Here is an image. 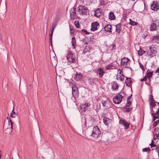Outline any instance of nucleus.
I'll use <instances>...</instances> for the list:
<instances>
[{
    "mask_svg": "<svg viewBox=\"0 0 159 159\" xmlns=\"http://www.w3.org/2000/svg\"><path fill=\"white\" fill-rule=\"evenodd\" d=\"M87 135L90 136L93 138L95 141L99 140L97 138H100L101 133L100 129L97 126H95L93 128H88L86 132Z\"/></svg>",
    "mask_w": 159,
    "mask_h": 159,
    "instance_id": "obj_1",
    "label": "nucleus"
},
{
    "mask_svg": "<svg viewBox=\"0 0 159 159\" xmlns=\"http://www.w3.org/2000/svg\"><path fill=\"white\" fill-rule=\"evenodd\" d=\"M157 53V48L156 47H152L151 46L149 47V50L147 52L148 55L152 57L155 56Z\"/></svg>",
    "mask_w": 159,
    "mask_h": 159,
    "instance_id": "obj_2",
    "label": "nucleus"
},
{
    "mask_svg": "<svg viewBox=\"0 0 159 159\" xmlns=\"http://www.w3.org/2000/svg\"><path fill=\"white\" fill-rule=\"evenodd\" d=\"M130 60L128 58L124 57L121 61L120 65L121 66L124 68H129V64L128 63Z\"/></svg>",
    "mask_w": 159,
    "mask_h": 159,
    "instance_id": "obj_3",
    "label": "nucleus"
},
{
    "mask_svg": "<svg viewBox=\"0 0 159 159\" xmlns=\"http://www.w3.org/2000/svg\"><path fill=\"white\" fill-rule=\"evenodd\" d=\"M76 8L75 7L72 8L70 11V18L71 20H74L78 18V16L76 13Z\"/></svg>",
    "mask_w": 159,
    "mask_h": 159,
    "instance_id": "obj_4",
    "label": "nucleus"
},
{
    "mask_svg": "<svg viewBox=\"0 0 159 159\" xmlns=\"http://www.w3.org/2000/svg\"><path fill=\"white\" fill-rule=\"evenodd\" d=\"M66 59L68 62L75 63V57H74L73 56V54L70 52H68V54L66 56Z\"/></svg>",
    "mask_w": 159,
    "mask_h": 159,
    "instance_id": "obj_5",
    "label": "nucleus"
},
{
    "mask_svg": "<svg viewBox=\"0 0 159 159\" xmlns=\"http://www.w3.org/2000/svg\"><path fill=\"white\" fill-rule=\"evenodd\" d=\"M78 11L80 13L82 14H86L89 12L87 8L83 6H80L78 7Z\"/></svg>",
    "mask_w": 159,
    "mask_h": 159,
    "instance_id": "obj_6",
    "label": "nucleus"
},
{
    "mask_svg": "<svg viewBox=\"0 0 159 159\" xmlns=\"http://www.w3.org/2000/svg\"><path fill=\"white\" fill-rule=\"evenodd\" d=\"M71 88L73 96L75 98H78L79 92L78 87L75 85H73L72 86Z\"/></svg>",
    "mask_w": 159,
    "mask_h": 159,
    "instance_id": "obj_7",
    "label": "nucleus"
},
{
    "mask_svg": "<svg viewBox=\"0 0 159 159\" xmlns=\"http://www.w3.org/2000/svg\"><path fill=\"white\" fill-rule=\"evenodd\" d=\"M123 97L120 94L117 95L113 99V102L115 104H119L121 102Z\"/></svg>",
    "mask_w": 159,
    "mask_h": 159,
    "instance_id": "obj_8",
    "label": "nucleus"
},
{
    "mask_svg": "<svg viewBox=\"0 0 159 159\" xmlns=\"http://www.w3.org/2000/svg\"><path fill=\"white\" fill-rule=\"evenodd\" d=\"M102 102L103 107L106 109H108L111 107L112 103L109 99L102 101Z\"/></svg>",
    "mask_w": 159,
    "mask_h": 159,
    "instance_id": "obj_9",
    "label": "nucleus"
},
{
    "mask_svg": "<svg viewBox=\"0 0 159 159\" xmlns=\"http://www.w3.org/2000/svg\"><path fill=\"white\" fill-rule=\"evenodd\" d=\"M90 104L87 103L84 104H82L80 106V111L81 112H85L86 110H88V107L89 106Z\"/></svg>",
    "mask_w": 159,
    "mask_h": 159,
    "instance_id": "obj_10",
    "label": "nucleus"
},
{
    "mask_svg": "<svg viewBox=\"0 0 159 159\" xmlns=\"http://www.w3.org/2000/svg\"><path fill=\"white\" fill-rule=\"evenodd\" d=\"M99 26V24L97 22H95L92 23L91 28L90 30L93 31H94L97 30L98 27Z\"/></svg>",
    "mask_w": 159,
    "mask_h": 159,
    "instance_id": "obj_11",
    "label": "nucleus"
},
{
    "mask_svg": "<svg viewBox=\"0 0 159 159\" xmlns=\"http://www.w3.org/2000/svg\"><path fill=\"white\" fill-rule=\"evenodd\" d=\"M158 26L159 25H157L156 23H152L150 26V30L151 31H157L158 30Z\"/></svg>",
    "mask_w": 159,
    "mask_h": 159,
    "instance_id": "obj_12",
    "label": "nucleus"
},
{
    "mask_svg": "<svg viewBox=\"0 0 159 159\" xmlns=\"http://www.w3.org/2000/svg\"><path fill=\"white\" fill-rule=\"evenodd\" d=\"M119 123L120 124L123 125L124 126L125 129H127L129 127V124L124 120L120 119Z\"/></svg>",
    "mask_w": 159,
    "mask_h": 159,
    "instance_id": "obj_13",
    "label": "nucleus"
},
{
    "mask_svg": "<svg viewBox=\"0 0 159 159\" xmlns=\"http://www.w3.org/2000/svg\"><path fill=\"white\" fill-rule=\"evenodd\" d=\"M153 139L155 140L156 138L159 139V127L156 128L153 132Z\"/></svg>",
    "mask_w": 159,
    "mask_h": 159,
    "instance_id": "obj_14",
    "label": "nucleus"
},
{
    "mask_svg": "<svg viewBox=\"0 0 159 159\" xmlns=\"http://www.w3.org/2000/svg\"><path fill=\"white\" fill-rule=\"evenodd\" d=\"M104 124L107 127H109L112 121V120L107 117H105L103 119Z\"/></svg>",
    "mask_w": 159,
    "mask_h": 159,
    "instance_id": "obj_15",
    "label": "nucleus"
},
{
    "mask_svg": "<svg viewBox=\"0 0 159 159\" xmlns=\"http://www.w3.org/2000/svg\"><path fill=\"white\" fill-rule=\"evenodd\" d=\"M151 9L154 11H157L159 8L158 4L154 2L151 5Z\"/></svg>",
    "mask_w": 159,
    "mask_h": 159,
    "instance_id": "obj_16",
    "label": "nucleus"
},
{
    "mask_svg": "<svg viewBox=\"0 0 159 159\" xmlns=\"http://www.w3.org/2000/svg\"><path fill=\"white\" fill-rule=\"evenodd\" d=\"M105 72L101 68H98L97 71V74L99 75V77L102 78Z\"/></svg>",
    "mask_w": 159,
    "mask_h": 159,
    "instance_id": "obj_17",
    "label": "nucleus"
},
{
    "mask_svg": "<svg viewBox=\"0 0 159 159\" xmlns=\"http://www.w3.org/2000/svg\"><path fill=\"white\" fill-rule=\"evenodd\" d=\"M104 30L106 32H108V33L111 32L112 26L110 24L104 26Z\"/></svg>",
    "mask_w": 159,
    "mask_h": 159,
    "instance_id": "obj_18",
    "label": "nucleus"
},
{
    "mask_svg": "<svg viewBox=\"0 0 159 159\" xmlns=\"http://www.w3.org/2000/svg\"><path fill=\"white\" fill-rule=\"evenodd\" d=\"M94 12L95 13L94 15L95 16L97 17H99L102 14L100 9L99 8H98L97 9L95 10Z\"/></svg>",
    "mask_w": 159,
    "mask_h": 159,
    "instance_id": "obj_19",
    "label": "nucleus"
},
{
    "mask_svg": "<svg viewBox=\"0 0 159 159\" xmlns=\"http://www.w3.org/2000/svg\"><path fill=\"white\" fill-rule=\"evenodd\" d=\"M126 79L125 80V83L128 86L130 87L131 85V78L126 77Z\"/></svg>",
    "mask_w": 159,
    "mask_h": 159,
    "instance_id": "obj_20",
    "label": "nucleus"
},
{
    "mask_svg": "<svg viewBox=\"0 0 159 159\" xmlns=\"http://www.w3.org/2000/svg\"><path fill=\"white\" fill-rule=\"evenodd\" d=\"M108 17L109 19L110 20H114L116 18L114 14L112 12H110L109 13Z\"/></svg>",
    "mask_w": 159,
    "mask_h": 159,
    "instance_id": "obj_21",
    "label": "nucleus"
},
{
    "mask_svg": "<svg viewBox=\"0 0 159 159\" xmlns=\"http://www.w3.org/2000/svg\"><path fill=\"white\" fill-rule=\"evenodd\" d=\"M115 67V66L113 63H111L107 66L106 69L107 70L113 69Z\"/></svg>",
    "mask_w": 159,
    "mask_h": 159,
    "instance_id": "obj_22",
    "label": "nucleus"
},
{
    "mask_svg": "<svg viewBox=\"0 0 159 159\" xmlns=\"http://www.w3.org/2000/svg\"><path fill=\"white\" fill-rule=\"evenodd\" d=\"M75 75V78L77 81H78L81 79L82 77V75L80 73L78 74L76 72Z\"/></svg>",
    "mask_w": 159,
    "mask_h": 159,
    "instance_id": "obj_23",
    "label": "nucleus"
},
{
    "mask_svg": "<svg viewBox=\"0 0 159 159\" xmlns=\"http://www.w3.org/2000/svg\"><path fill=\"white\" fill-rule=\"evenodd\" d=\"M112 85V88L114 90H116V89H118L119 86H118V84L115 82H113L111 83Z\"/></svg>",
    "mask_w": 159,
    "mask_h": 159,
    "instance_id": "obj_24",
    "label": "nucleus"
},
{
    "mask_svg": "<svg viewBox=\"0 0 159 159\" xmlns=\"http://www.w3.org/2000/svg\"><path fill=\"white\" fill-rule=\"evenodd\" d=\"M96 80L95 78H90L88 80V82L89 84L93 86L94 84V81Z\"/></svg>",
    "mask_w": 159,
    "mask_h": 159,
    "instance_id": "obj_25",
    "label": "nucleus"
},
{
    "mask_svg": "<svg viewBox=\"0 0 159 159\" xmlns=\"http://www.w3.org/2000/svg\"><path fill=\"white\" fill-rule=\"evenodd\" d=\"M116 31L117 32V33H120L121 31V25L120 24H119L116 25Z\"/></svg>",
    "mask_w": 159,
    "mask_h": 159,
    "instance_id": "obj_26",
    "label": "nucleus"
},
{
    "mask_svg": "<svg viewBox=\"0 0 159 159\" xmlns=\"http://www.w3.org/2000/svg\"><path fill=\"white\" fill-rule=\"evenodd\" d=\"M71 43L72 44V46L73 47L72 48L74 49L75 48V46L76 44V39L74 37H73L71 39Z\"/></svg>",
    "mask_w": 159,
    "mask_h": 159,
    "instance_id": "obj_27",
    "label": "nucleus"
},
{
    "mask_svg": "<svg viewBox=\"0 0 159 159\" xmlns=\"http://www.w3.org/2000/svg\"><path fill=\"white\" fill-rule=\"evenodd\" d=\"M90 50V48L89 46H86L83 51L82 54H84L87 52H89Z\"/></svg>",
    "mask_w": 159,
    "mask_h": 159,
    "instance_id": "obj_28",
    "label": "nucleus"
},
{
    "mask_svg": "<svg viewBox=\"0 0 159 159\" xmlns=\"http://www.w3.org/2000/svg\"><path fill=\"white\" fill-rule=\"evenodd\" d=\"M132 96V94H131L130 96H129L127 99V102L126 103V106L127 107H130L131 104V102L130 101L131 98Z\"/></svg>",
    "mask_w": 159,
    "mask_h": 159,
    "instance_id": "obj_29",
    "label": "nucleus"
},
{
    "mask_svg": "<svg viewBox=\"0 0 159 159\" xmlns=\"http://www.w3.org/2000/svg\"><path fill=\"white\" fill-rule=\"evenodd\" d=\"M15 108L14 106H13V109L11 113L10 116L12 118H15L16 116L17 115V114L16 112L14 111V109Z\"/></svg>",
    "mask_w": 159,
    "mask_h": 159,
    "instance_id": "obj_30",
    "label": "nucleus"
},
{
    "mask_svg": "<svg viewBox=\"0 0 159 159\" xmlns=\"http://www.w3.org/2000/svg\"><path fill=\"white\" fill-rule=\"evenodd\" d=\"M129 107H127L126 104V106L123 108V110L124 111L127 112H129L132 110V108Z\"/></svg>",
    "mask_w": 159,
    "mask_h": 159,
    "instance_id": "obj_31",
    "label": "nucleus"
},
{
    "mask_svg": "<svg viewBox=\"0 0 159 159\" xmlns=\"http://www.w3.org/2000/svg\"><path fill=\"white\" fill-rule=\"evenodd\" d=\"M146 52V51L143 50L142 49L140 48V50L138 51V54L139 56H142L143 54Z\"/></svg>",
    "mask_w": 159,
    "mask_h": 159,
    "instance_id": "obj_32",
    "label": "nucleus"
},
{
    "mask_svg": "<svg viewBox=\"0 0 159 159\" xmlns=\"http://www.w3.org/2000/svg\"><path fill=\"white\" fill-rule=\"evenodd\" d=\"M118 75L117 76V79L118 80V79L120 81H122L124 80L125 79V76L124 75H119V77L118 78Z\"/></svg>",
    "mask_w": 159,
    "mask_h": 159,
    "instance_id": "obj_33",
    "label": "nucleus"
},
{
    "mask_svg": "<svg viewBox=\"0 0 159 159\" xmlns=\"http://www.w3.org/2000/svg\"><path fill=\"white\" fill-rule=\"evenodd\" d=\"M155 102H155V101H151L150 102V105L152 107V112H154V111H153L152 107H154L156 105V104L155 103Z\"/></svg>",
    "mask_w": 159,
    "mask_h": 159,
    "instance_id": "obj_34",
    "label": "nucleus"
},
{
    "mask_svg": "<svg viewBox=\"0 0 159 159\" xmlns=\"http://www.w3.org/2000/svg\"><path fill=\"white\" fill-rule=\"evenodd\" d=\"M129 20L130 22L129 23L132 26L137 25L138 24L137 22L132 20L130 19H129Z\"/></svg>",
    "mask_w": 159,
    "mask_h": 159,
    "instance_id": "obj_35",
    "label": "nucleus"
},
{
    "mask_svg": "<svg viewBox=\"0 0 159 159\" xmlns=\"http://www.w3.org/2000/svg\"><path fill=\"white\" fill-rule=\"evenodd\" d=\"M109 49L111 50H113L116 49V45L115 44H112L111 46L109 47Z\"/></svg>",
    "mask_w": 159,
    "mask_h": 159,
    "instance_id": "obj_36",
    "label": "nucleus"
},
{
    "mask_svg": "<svg viewBox=\"0 0 159 159\" xmlns=\"http://www.w3.org/2000/svg\"><path fill=\"white\" fill-rule=\"evenodd\" d=\"M74 25L77 28H79L80 27V25L79 21L76 20L74 22Z\"/></svg>",
    "mask_w": 159,
    "mask_h": 159,
    "instance_id": "obj_37",
    "label": "nucleus"
},
{
    "mask_svg": "<svg viewBox=\"0 0 159 159\" xmlns=\"http://www.w3.org/2000/svg\"><path fill=\"white\" fill-rule=\"evenodd\" d=\"M154 113V112H152L151 114L152 116H153V121H155L156 119H157V118L159 117V116H156L155 115V114Z\"/></svg>",
    "mask_w": 159,
    "mask_h": 159,
    "instance_id": "obj_38",
    "label": "nucleus"
},
{
    "mask_svg": "<svg viewBox=\"0 0 159 159\" xmlns=\"http://www.w3.org/2000/svg\"><path fill=\"white\" fill-rule=\"evenodd\" d=\"M150 151L149 148H144L143 149V152H149Z\"/></svg>",
    "mask_w": 159,
    "mask_h": 159,
    "instance_id": "obj_39",
    "label": "nucleus"
},
{
    "mask_svg": "<svg viewBox=\"0 0 159 159\" xmlns=\"http://www.w3.org/2000/svg\"><path fill=\"white\" fill-rule=\"evenodd\" d=\"M53 33L51 32V33L49 34V36L50 37V42L51 43V45H52V37L53 35Z\"/></svg>",
    "mask_w": 159,
    "mask_h": 159,
    "instance_id": "obj_40",
    "label": "nucleus"
},
{
    "mask_svg": "<svg viewBox=\"0 0 159 159\" xmlns=\"http://www.w3.org/2000/svg\"><path fill=\"white\" fill-rule=\"evenodd\" d=\"M153 72H148L147 73L148 76V77L149 79L150 77H152V75Z\"/></svg>",
    "mask_w": 159,
    "mask_h": 159,
    "instance_id": "obj_41",
    "label": "nucleus"
},
{
    "mask_svg": "<svg viewBox=\"0 0 159 159\" xmlns=\"http://www.w3.org/2000/svg\"><path fill=\"white\" fill-rule=\"evenodd\" d=\"M153 40H156L157 39L158 41H159V36L158 35H155L153 36Z\"/></svg>",
    "mask_w": 159,
    "mask_h": 159,
    "instance_id": "obj_42",
    "label": "nucleus"
},
{
    "mask_svg": "<svg viewBox=\"0 0 159 159\" xmlns=\"http://www.w3.org/2000/svg\"><path fill=\"white\" fill-rule=\"evenodd\" d=\"M149 98V100L151 101H155L152 95H150Z\"/></svg>",
    "mask_w": 159,
    "mask_h": 159,
    "instance_id": "obj_43",
    "label": "nucleus"
},
{
    "mask_svg": "<svg viewBox=\"0 0 159 159\" xmlns=\"http://www.w3.org/2000/svg\"><path fill=\"white\" fill-rule=\"evenodd\" d=\"M159 123V120H157L153 124V127H155Z\"/></svg>",
    "mask_w": 159,
    "mask_h": 159,
    "instance_id": "obj_44",
    "label": "nucleus"
},
{
    "mask_svg": "<svg viewBox=\"0 0 159 159\" xmlns=\"http://www.w3.org/2000/svg\"><path fill=\"white\" fill-rule=\"evenodd\" d=\"M81 31L82 32L85 33L86 34H90V33L88 32L86 30L82 29L81 30Z\"/></svg>",
    "mask_w": 159,
    "mask_h": 159,
    "instance_id": "obj_45",
    "label": "nucleus"
},
{
    "mask_svg": "<svg viewBox=\"0 0 159 159\" xmlns=\"http://www.w3.org/2000/svg\"><path fill=\"white\" fill-rule=\"evenodd\" d=\"M154 143V141L153 140L152 141V143H151L150 144V145L151 146V148H152L153 147H156V144H154L153 143Z\"/></svg>",
    "mask_w": 159,
    "mask_h": 159,
    "instance_id": "obj_46",
    "label": "nucleus"
},
{
    "mask_svg": "<svg viewBox=\"0 0 159 159\" xmlns=\"http://www.w3.org/2000/svg\"><path fill=\"white\" fill-rule=\"evenodd\" d=\"M139 64L140 68L142 69L143 71H144L145 70V69L143 65L142 64H141V63H139Z\"/></svg>",
    "mask_w": 159,
    "mask_h": 159,
    "instance_id": "obj_47",
    "label": "nucleus"
},
{
    "mask_svg": "<svg viewBox=\"0 0 159 159\" xmlns=\"http://www.w3.org/2000/svg\"><path fill=\"white\" fill-rule=\"evenodd\" d=\"M148 77L147 76H145L143 79H142L140 80L141 81H146L147 80Z\"/></svg>",
    "mask_w": 159,
    "mask_h": 159,
    "instance_id": "obj_48",
    "label": "nucleus"
},
{
    "mask_svg": "<svg viewBox=\"0 0 159 159\" xmlns=\"http://www.w3.org/2000/svg\"><path fill=\"white\" fill-rule=\"evenodd\" d=\"M57 26V25L56 23H53L52 24V27L53 28H56Z\"/></svg>",
    "mask_w": 159,
    "mask_h": 159,
    "instance_id": "obj_49",
    "label": "nucleus"
},
{
    "mask_svg": "<svg viewBox=\"0 0 159 159\" xmlns=\"http://www.w3.org/2000/svg\"><path fill=\"white\" fill-rule=\"evenodd\" d=\"M156 150L157 152L158 156L159 157V146H157L156 148Z\"/></svg>",
    "mask_w": 159,
    "mask_h": 159,
    "instance_id": "obj_50",
    "label": "nucleus"
},
{
    "mask_svg": "<svg viewBox=\"0 0 159 159\" xmlns=\"http://www.w3.org/2000/svg\"><path fill=\"white\" fill-rule=\"evenodd\" d=\"M8 123L9 125H11V126L12 125H13V122L12 121V120L11 119L10 120H9Z\"/></svg>",
    "mask_w": 159,
    "mask_h": 159,
    "instance_id": "obj_51",
    "label": "nucleus"
},
{
    "mask_svg": "<svg viewBox=\"0 0 159 159\" xmlns=\"http://www.w3.org/2000/svg\"><path fill=\"white\" fill-rule=\"evenodd\" d=\"M147 35H148V34L147 33H146L143 34V37L144 39H145L146 37L147 36Z\"/></svg>",
    "mask_w": 159,
    "mask_h": 159,
    "instance_id": "obj_52",
    "label": "nucleus"
},
{
    "mask_svg": "<svg viewBox=\"0 0 159 159\" xmlns=\"http://www.w3.org/2000/svg\"><path fill=\"white\" fill-rule=\"evenodd\" d=\"M105 4L104 1L103 0H101L100 1V4L103 5Z\"/></svg>",
    "mask_w": 159,
    "mask_h": 159,
    "instance_id": "obj_53",
    "label": "nucleus"
},
{
    "mask_svg": "<svg viewBox=\"0 0 159 159\" xmlns=\"http://www.w3.org/2000/svg\"><path fill=\"white\" fill-rule=\"evenodd\" d=\"M119 71H120V72H119V74H120V75H124L123 74V73H122V71H121V70H119Z\"/></svg>",
    "mask_w": 159,
    "mask_h": 159,
    "instance_id": "obj_54",
    "label": "nucleus"
},
{
    "mask_svg": "<svg viewBox=\"0 0 159 159\" xmlns=\"http://www.w3.org/2000/svg\"><path fill=\"white\" fill-rule=\"evenodd\" d=\"M155 114L157 116H158L159 115V108L157 111L155 113Z\"/></svg>",
    "mask_w": 159,
    "mask_h": 159,
    "instance_id": "obj_55",
    "label": "nucleus"
},
{
    "mask_svg": "<svg viewBox=\"0 0 159 159\" xmlns=\"http://www.w3.org/2000/svg\"><path fill=\"white\" fill-rule=\"evenodd\" d=\"M155 72L156 73H159V66L158 67L157 70L155 71Z\"/></svg>",
    "mask_w": 159,
    "mask_h": 159,
    "instance_id": "obj_56",
    "label": "nucleus"
},
{
    "mask_svg": "<svg viewBox=\"0 0 159 159\" xmlns=\"http://www.w3.org/2000/svg\"><path fill=\"white\" fill-rule=\"evenodd\" d=\"M55 28H53V27H52V30H51V32L52 33H53L54 30Z\"/></svg>",
    "mask_w": 159,
    "mask_h": 159,
    "instance_id": "obj_57",
    "label": "nucleus"
},
{
    "mask_svg": "<svg viewBox=\"0 0 159 159\" xmlns=\"http://www.w3.org/2000/svg\"><path fill=\"white\" fill-rule=\"evenodd\" d=\"M99 107V108H100V105H99V106L98 105H97V108H98V107Z\"/></svg>",
    "mask_w": 159,
    "mask_h": 159,
    "instance_id": "obj_58",
    "label": "nucleus"
},
{
    "mask_svg": "<svg viewBox=\"0 0 159 159\" xmlns=\"http://www.w3.org/2000/svg\"><path fill=\"white\" fill-rule=\"evenodd\" d=\"M11 128L12 130L13 129V125H12L11 126Z\"/></svg>",
    "mask_w": 159,
    "mask_h": 159,
    "instance_id": "obj_59",
    "label": "nucleus"
},
{
    "mask_svg": "<svg viewBox=\"0 0 159 159\" xmlns=\"http://www.w3.org/2000/svg\"><path fill=\"white\" fill-rule=\"evenodd\" d=\"M156 103H157L158 104V105L159 106V102H156Z\"/></svg>",
    "mask_w": 159,
    "mask_h": 159,
    "instance_id": "obj_60",
    "label": "nucleus"
},
{
    "mask_svg": "<svg viewBox=\"0 0 159 159\" xmlns=\"http://www.w3.org/2000/svg\"><path fill=\"white\" fill-rule=\"evenodd\" d=\"M85 127H86V122H85Z\"/></svg>",
    "mask_w": 159,
    "mask_h": 159,
    "instance_id": "obj_61",
    "label": "nucleus"
},
{
    "mask_svg": "<svg viewBox=\"0 0 159 159\" xmlns=\"http://www.w3.org/2000/svg\"><path fill=\"white\" fill-rule=\"evenodd\" d=\"M70 30L71 31H72V29H71L70 28Z\"/></svg>",
    "mask_w": 159,
    "mask_h": 159,
    "instance_id": "obj_62",
    "label": "nucleus"
},
{
    "mask_svg": "<svg viewBox=\"0 0 159 159\" xmlns=\"http://www.w3.org/2000/svg\"><path fill=\"white\" fill-rule=\"evenodd\" d=\"M107 134H109V133H108V132H107Z\"/></svg>",
    "mask_w": 159,
    "mask_h": 159,
    "instance_id": "obj_63",
    "label": "nucleus"
},
{
    "mask_svg": "<svg viewBox=\"0 0 159 159\" xmlns=\"http://www.w3.org/2000/svg\"><path fill=\"white\" fill-rule=\"evenodd\" d=\"M102 136H104V135H103V134H102Z\"/></svg>",
    "mask_w": 159,
    "mask_h": 159,
    "instance_id": "obj_64",
    "label": "nucleus"
}]
</instances>
